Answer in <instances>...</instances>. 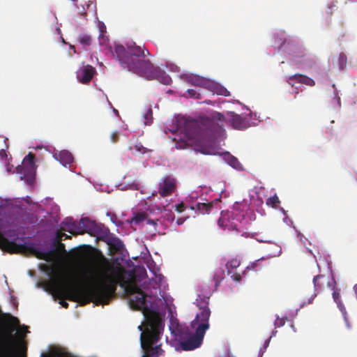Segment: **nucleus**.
<instances>
[{
	"mask_svg": "<svg viewBox=\"0 0 357 357\" xmlns=\"http://www.w3.org/2000/svg\"><path fill=\"white\" fill-rule=\"evenodd\" d=\"M67 226L68 227V231L73 234L88 233L95 236L99 234L100 231V227L97 223L88 218H82L79 222H69Z\"/></svg>",
	"mask_w": 357,
	"mask_h": 357,
	"instance_id": "6",
	"label": "nucleus"
},
{
	"mask_svg": "<svg viewBox=\"0 0 357 357\" xmlns=\"http://www.w3.org/2000/svg\"><path fill=\"white\" fill-rule=\"evenodd\" d=\"M184 221H185V220H184V219H183V218H178V219H177V220H176V223H177V225H182V224L184 222Z\"/></svg>",
	"mask_w": 357,
	"mask_h": 357,
	"instance_id": "36",
	"label": "nucleus"
},
{
	"mask_svg": "<svg viewBox=\"0 0 357 357\" xmlns=\"http://www.w3.org/2000/svg\"><path fill=\"white\" fill-rule=\"evenodd\" d=\"M55 158L63 166L70 165L73 162V156L68 151L63 150L54 155Z\"/></svg>",
	"mask_w": 357,
	"mask_h": 357,
	"instance_id": "14",
	"label": "nucleus"
},
{
	"mask_svg": "<svg viewBox=\"0 0 357 357\" xmlns=\"http://www.w3.org/2000/svg\"><path fill=\"white\" fill-rule=\"evenodd\" d=\"M347 56L344 53L341 52L338 57L339 66L340 68H344L347 64Z\"/></svg>",
	"mask_w": 357,
	"mask_h": 357,
	"instance_id": "26",
	"label": "nucleus"
},
{
	"mask_svg": "<svg viewBox=\"0 0 357 357\" xmlns=\"http://www.w3.org/2000/svg\"><path fill=\"white\" fill-rule=\"evenodd\" d=\"M190 208L194 210L195 208L194 206H191Z\"/></svg>",
	"mask_w": 357,
	"mask_h": 357,
	"instance_id": "49",
	"label": "nucleus"
},
{
	"mask_svg": "<svg viewBox=\"0 0 357 357\" xmlns=\"http://www.w3.org/2000/svg\"><path fill=\"white\" fill-rule=\"evenodd\" d=\"M190 82L193 85L205 88L214 93L228 96L229 92L226 89L210 79L199 76H194L191 77Z\"/></svg>",
	"mask_w": 357,
	"mask_h": 357,
	"instance_id": "7",
	"label": "nucleus"
},
{
	"mask_svg": "<svg viewBox=\"0 0 357 357\" xmlns=\"http://www.w3.org/2000/svg\"><path fill=\"white\" fill-rule=\"evenodd\" d=\"M114 113H118V111L116 109H114Z\"/></svg>",
	"mask_w": 357,
	"mask_h": 357,
	"instance_id": "48",
	"label": "nucleus"
},
{
	"mask_svg": "<svg viewBox=\"0 0 357 357\" xmlns=\"http://www.w3.org/2000/svg\"><path fill=\"white\" fill-rule=\"evenodd\" d=\"M58 238L60 239V240H66V239H68V238H70L71 237L64 233H61L59 234H58Z\"/></svg>",
	"mask_w": 357,
	"mask_h": 357,
	"instance_id": "34",
	"label": "nucleus"
},
{
	"mask_svg": "<svg viewBox=\"0 0 357 357\" xmlns=\"http://www.w3.org/2000/svg\"><path fill=\"white\" fill-rule=\"evenodd\" d=\"M114 54L123 68L147 79H156L164 84H171L172 79L168 75L146 59L150 53L144 47L134 42L126 43V47L117 45L114 47Z\"/></svg>",
	"mask_w": 357,
	"mask_h": 357,
	"instance_id": "3",
	"label": "nucleus"
},
{
	"mask_svg": "<svg viewBox=\"0 0 357 357\" xmlns=\"http://www.w3.org/2000/svg\"><path fill=\"white\" fill-rule=\"evenodd\" d=\"M317 296V294H314L310 298H309L308 300V303H312V301L314 298V297Z\"/></svg>",
	"mask_w": 357,
	"mask_h": 357,
	"instance_id": "39",
	"label": "nucleus"
},
{
	"mask_svg": "<svg viewBox=\"0 0 357 357\" xmlns=\"http://www.w3.org/2000/svg\"><path fill=\"white\" fill-rule=\"evenodd\" d=\"M333 299L335 301V303H337V304L338 305V306L339 307L342 306V304L340 303V294L336 291H334L333 294Z\"/></svg>",
	"mask_w": 357,
	"mask_h": 357,
	"instance_id": "32",
	"label": "nucleus"
},
{
	"mask_svg": "<svg viewBox=\"0 0 357 357\" xmlns=\"http://www.w3.org/2000/svg\"><path fill=\"white\" fill-rule=\"evenodd\" d=\"M29 248L25 244H17L13 241H8L6 238L0 235V249L10 254L23 253Z\"/></svg>",
	"mask_w": 357,
	"mask_h": 357,
	"instance_id": "10",
	"label": "nucleus"
},
{
	"mask_svg": "<svg viewBox=\"0 0 357 357\" xmlns=\"http://www.w3.org/2000/svg\"><path fill=\"white\" fill-rule=\"evenodd\" d=\"M286 317L280 318L279 317H277L274 325L275 327H281L285 324L286 322Z\"/></svg>",
	"mask_w": 357,
	"mask_h": 357,
	"instance_id": "28",
	"label": "nucleus"
},
{
	"mask_svg": "<svg viewBox=\"0 0 357 357\" xmlns=\"http://www.w3.org/2000/svg\"><path fill=\"white\" fill-rule=\"evenodd\" d=\"M105 29H106V28H105V26H101V27H100V31H101V32H103V31L105 30Z\"/></svg>",
	"mask_w": 357,
	"mask_h": 357,
	"instance_id": "44",
	"label": "nucleus"
},
{
	"mask_svg": "<svg viewBox=\"0 0 357 357\" xmlns=\"http://www.w3.org/2000/svg\"><path fill=\"white\" fill-rule=\"evenodd\" d=\"M228 162L231 167L234 168H237L238 165H239V162L237 158L230 154H228Z\"/></svg>",
	"mask_w": 357,
	"mask_h": 357,
	"instance_id": "27",
	"label": "nucleus"
},
{
	"mask_svg": "<svg viewBox=\"0 0 357 357\" xmlns=\"http://www.w3.org/2000/svg\"><path fill=\"white\" fill-rule=\"evenodd\" d=\"M147 224L155 225L156 222L153 220L149 219V220H147Z\"/></svg>",
	"mask_w": 357,
	"mask_h": 357,
	"instance_id": "38",
	"label": "nucleus"
},
{
	"mask_svg": "<svg viewBox=\"0 0 357 357\" xmlns=\"http://www.w3.org/2000/svg\"><path fill=\"white\" fill-rule=\"evenodd\" d=\"M209 297L206 296L202 298L199 296L197 298V305L199 308V312L197 314L195 319L192 321V325H197V330H202V333H205L206 331L209 328V318L211 316V310L208 307Z\"/></svg>",
	"mask_w": 357,
	"mask_h": 357,
	"instance_id": "5",
	"label": "nucleus"
},
{
	"mask_svg": "<svg viewBox=\"0 0 357 357\" xmlns=\"http://www.w3.org/2000/svg\"><path fill=\"white\" fill-rule=\"evenodd\" d=\"M225 275V271L222 268L216 270L213 275V280L215 282V286H218L221 281L223 280Z\"/></svg>",
	"mask_w": 357,
	"mask_h": 357,
	"instance_id": "22",
	"label": "nucleus"
},
{
	"mask_svg": "<svg viewBox=\"0 0 357 357\" xmlns=\"http://www.w3.org/2000/svg\"><path fill=\"white\" fill-rule=\"evenodd\" d=\"M270 339H268L264 342V348L266 349L269 344Z\"/></svg>",
	"mask_w": 357,
	"mask_h": 357,
	"instance_id": "40",
	"label": "nucleus"
},
{
	"mask_svg": "<svg viewBox=\"0 0 357 357\" xmlns=\"http://www.w3.org/2000/svg\"><path fill=\"white\" fill-rule=\"evenodd\" d=\"M71 50H73L74 52H75V47L74 46H70Z\"/></svg>",
	"mask_w": 357,
	"mask_h": 357,
	"instance_id": "46",
	"label": "nucleus"
},
{
	"mask_svg": "<svg viewBox=\"0 0 357 357\" xmlns=\"http://www.w3.org/2000/svg\"><path fill=\"white\" fill-rule=\"evenodd\" d=\"M218 202H210V203H198L196 204V208L201 211L202 213H210L215 204Z\"/></svg>",
	"mask_w": 357,
	"mask_h": 357,
	"instance_id": "18",
	"label": "nucleus"
},
{
	"mask_svg": "<svg viewBox=\"0 0 357 357\" xmlns=\"http://www.w3.org/2000/svg\"><path fill=\"white\" fill-rule=\"evenodd\" d=\"M133 296L130 298V305L132 308L142 310L145 316L143 324L138 326L142 332L140 334V343L144 354L142 357H158L164 353L161 349V335L164 331V321L159 314L154 312L148 311L145 293L135 284L130 285Z\"/></svg>",
	"mask_w": 357,
	"mask_h": 357,
	"instance_id": "2",
	"label": "nucleus"
},
{
	"mask_svg": "<svg viewBox=\"0 0 357 357\" xmlns=\"http://www.w3.org/2000/svg\"><path fill=\"white\" fill-rule=\"evenodd\" d=\"M231 278L234 281L239 282L241 280V276L239 273H234L231 275Z\"/></svg>",
	"mask_w": 357,
	"mask_h": 357,
	"instance_id": "33",
	"label": "nucleus"
},
{
	"mask_svg": "<svg viewBox=\"0 0 357 357\" xmlns=\"http://www.w3.org/2000/svg\"><path fill=\"white\" fill-rule=\"evenodd\" d=\"M130 151H135L139 153H144L146 152V148L143 146L141 143H137L133 146H130Z\"/></svg>",
	"mask_w": 357,
	"mask_h": 357,
	"instance_id": "25",
	"label": "nucleus"
},
{
	"mask_svg": "<svg viewBox=\"0 0 357 357\" xmlns=\"http://www.w3.org/2000/svg\"><path fill=\"white\" fill-rule=\"evenodd\" d=\"M107 244L109 245V248L114 250V252L121 251L124 248L123 242L116 237L109 238V241H107Z\"/></svg>",
	"mask_w": 357,
	"mask_h": 357,
	"instance_id": "16",
	"label": "nucleus"
},
{
	"mask_svg": "<svg viewBox=\"0 0 357 357\" xmlns=\"http://www.w3.org/2000/svg\"><path fill=\"white\" fill-rule=\"evenodd\" d=\"M34 159L35 155L32 153H29L23 160L24 163H27L29 167H23V172H21L22 176H21L22 180H26L29 185H31L35 179L33 173L34 170Z\"/></svg>",
	"mask_w": 357,
	"mask_h": 357,
	"instance_id": "11",
	"label": "nucleus"
},
{
	"mask_svg": "<svg viewBox=\"0 0 357 357\" xmlns=\"http://www.w3.org/2000/svg\"><path fill=\"white\" fill-rule=\"evenodd\" d=\"M300 56H301V57L304 56V53L303 52V51H301V52Z\"/></svg>",
	"mask_w": 357,
	"mask_h": 357,
	"instance_id": "47",
	"label": "nucleus"
},
{
	"mask_svg": "<svg viewBox=\"0 0 357 357\" xmlns=\"http://www.w3.org/2000/svg\"><path fill=\"white\" fill-rule=\"evenodd\" d=\"M258 261H257L256 262H254L252 265H251V268H255V266L257 265Z\"/></svg>",
	"mask_w": 357,
	"mask_h": 357,
	"instance_id": "43",
	"label": "nucleus"
},
{
	"mask_svg": "<svg viewBox=\"0 0 357 357\" xmlns=\"http://www.w3.org/2000/svg\"><path fill=\"white\" fill-rule=\"evenodd\" d=\"M293 80H296L298 83L305 84L310 86H314L315 85V82L314 79L301 74H295L289 76L287 78V82L291 86H294V84L291 83V81Z\"/></svg>",
	"mask_w": 357,
	"mask_h": 357,
	"instance_id": "13",
	"label": "nucleus"
},
{
	"mask_svg": "<svg viewBox=\"0 0 357 357\" xmlns=\"http://www.w3.org/2000/svg\"><path fill=\"white\" fill-rule=\"evenodd\" d=\"M145 125H151L153 122V111L151 107L148 108L143 115Z\"/></svg>",
	"mask_w": 357,
	"mask_h": 357,
	"instance_id": "23",
	"label": "nucleus"
},
{
	"mask_svg": "<svg viewBox=\"0 0 357 357\" xmlns=\"http://www.w3.org/2000/svg\"><path fill=\"white\" fill-rule=\"evenodd\" d=\"M80 15L85 18L86 16V12H82V13H80Z\"/></svg>",
	"mask_w": 357,
	"mask_h": 357,
	"instance_id": "41",
	"label": "nucleus"
},
{
	"mask_svg": "<svg viewBox=\"0 0 357 357\" xmlns=\"http://www.w3.org/2000/svg\"><path fill=\"white\" fill-rule=\"evenodd\" d=\"M201 152L204 154H208V155H213V154H215V152L213 149H203L202 151H201Z\"/></svg>",
	"mask_w": 357,
	"mask_h": 357,
	"instance_id": "35",
	"label": "nucleus"
},
{
	"mask_svg": "<svg viewBox=\"0 0 357 357\" xmlns=\"http://www.w3.org/2000/svg\"><path fill=\"white\" fill-rule=\"evenodd\" d=\"M125 268L117 259L111 261L98 252L96 268L90 270L95 283L88 287L63 284L58 280L52 282L53 296L60 299L59 304L67 309L69 304L64 299L78 303L81 306L93 303L96 305H108L115 294L116 287H123Z\"/></svg>",
	"mask_w": 357,
	"mask_h": 357,
	"instance_id": "1",
	"label": "nucleus"
},
{
	"mask_svg": "<svg viewBox=\"0 0 357 357\" xmlns=\"http://www.w3.org/2000/svg\"><path fill=\"white\" fill-rule=\"evenodd\" d=\"M78 40L84 47L91 45L92 38L91 36L86 33H82L79 36Z\"/></svg>",
	"mask_w": 357,
	"mask_h": 357,
	"instance_id": "20",
	"label": "nucleus"
},
{
	"mask_svg": "<svg viewBox=\"0 0 357 357\" xmlns=\"http://www.w3.org/2000/svg\"><path fill=\"white\" fill-rule=\"evenodd\" d=\"M59 249L61 250V251H63V252H66V250H65V245L63 243H59Z\"/></svg>",
	"mask_w": 357,
	"mask_h": 357,
	"instance_id": "37",
	"label": "nucleus"
},
{
	"mask_svg": "<svg viewBox=\"0 0 357 357\" xmlns=\"http://www.w3.org/2000/svg\"><path fill=\"white\" fill-rule=\"evenodd\" d=\"M280 203V199L276 195L269 197L266 200V204L268 206H271L273 208L277 207Z\"/></svg>",
	"mask_w": 357,
	"mask_h": 357,
	"instance_id": "24",
	"label": "nucleus"
},
{
	"mask_svg": "<svg viewBox=\"0 0 357 357\" xmlns=\"http://www.w3.org/2000/svg\"><path fill=\"white\" fill-rule=\"evenodd\" d=\"M225 125H231L233 128L238 130L246 128L245 119L234 112L227 113L226 116L220 112H214L210 117H202L199 120L185 121L188 135L203 138L209 142L223 136Z\"/></svg>",
	"mask_w": 357,
	"mask_h": 357,
	"instance_id": "4",
	"label": "nucleus"
},
{
	"mask_svg": "<svg viewBox=\"0 0 357 357\" xmlns=\"http://www.w3.org/2000/svg\"><path fill=\"white\" fill-rule=\"evenodd\" d=\"M202 330H195V334L189 336V337L181 342V347L184 351H190L198 348L202 343L204 337Z\"/></svg>",
	"mask_w": 357,
	"mask_h": 357,
	"instance_id": "9",
	"label": "nucleus"
},
{
	"mask_svg": "<svg viewBox=\"0 0 357 357\" xmlns=\"http://www.w3.org/2000/svg\"><path fill=\"white\" fill-rule=\"evenodd\" d=\"M96 73V69L90 65L81 68L77 73V78L82 84H88Z\"/></svg>",
	"mask_w": 357,
	"mask_h": 357,
	"instance_id": "12",
	"label": "nucleus"
},
{
	"mask_svg": "<svg viewBox=\"0 0 357 357\" xmlns=\"http://www.w3.org/2000/svg\"><path fill=\"white\" fill-rule=\"evenodd\" d=\"M326 282V277L324 275H318L314 277L313 283L314 287V291L317 293L321 291Z\"/></svg>",
	"mask_w": 357,
	"mask_h": 357,
	"instance_id": "17",
	"label": "nucleus"
},
{
	"mask_svg": "<svg viewBox=\"0 0 357 357\" xmlns=\"http://www.w3.org/2000/svg\"><path fill=\"white\" fill-rule=\"evenodd\" d=\"M218 225H219L220 226H222V219H221V218H220V219L218 220Z\"/></svg>",
	"mask_w": 357,
	"mask_h": 357,
	"instance_id": "42",
	"label": "nucleus"
},
{
	"mask_svg": "<svg viewBox=\"0 0 357 357\" xmlns=\"http://www.w3.org/2000/svg\"><path fill=\"white\" fill-rule=\"evenodd\" d=\"M177 181L172 175L163 176L158 183V192L162 197L171 196L176 191Z\"/></svg>",
	"mask_w": 357,
	"mask_h": 357,
	"instance_id": "8",
	"label": "nucleus"
},
{
	"mask_svg": "<svg viewBox=\"0 0 357 357\" xmlns=\"http://www.w3.org/2000/svg\"><path fill=\"white\" fill-rule=\"evenodd\" d=\"M187 93L192 98L197 99L201 98V94L195 89H188Z\"/></svg>",
	"mask_w": 357,
	"mask_h": 357,
	"instance_id": "29",
	"label": "nucleus"
},
{
	"mask_svg": "<svg viewBox=\"0 0 357 357\" xmlns=\"http://www.w3.org/2000/svg\"><path fill=\"white\" fill-rule=\"evenodd\" d=\"M119 132L117 131H114L113 132L112 134H111V136H110V139H111V141L113 142V143H116L118 142L119 140Z\"/></svg>",
	"mask_w": 357,
	"mask_h": 357,
	"instance_id": "30",
	"label": "nucleus"
},
{
	"mask_svg": "<svg viewBox=\"0 0 357 357\" xmlns=\"http://www.w3.org/2000/svg\"><path fill=\"white\" fill-rule=\"evenodd\" d=\"M71 50H73L74 52H75V47L74 46H70Z\"/></svg>",
	"mask_w": 357,
	"mask_h": 357,
	"instance_id": "45",
	"label": "nucleus"
},
{
	"mask_svg": "<svg viewBox=\"0 0 357 357\" xmlns=\"http://www.w3.org/2000/svg\"><path fill=\"white\" fill-rule=\"evenodd\" d=\"M27 247L30 248H29L27 250L24 251L23 253H25L27 252H33L36 254L37 258H38L40 259H44L46 261L50 259V258L51 257V256L52 255L53 252H54L52 250L51 251H38L32 246H27Z\"/></svg>",
	"mask_w": 357,
	"mask_h": 357,
	"instance_id": "15",
	"label": "nucleus"
},
{
	"mask_svg": "<svg viewBox=\"0 0 357 357\" xmlns=\"http://www.w3.org/2000/svg\"><path fill=\"white\" fill-rule=\"evenodd\" d=\"M147 218V215L145 213H138L134 215L133 218L131 220V222L135 225H139L141 222L146 220Z\"/></svg>",
	"mask_w": 357,
	"mask_h": 357,
	"instance_id": "21",
	"label": "nucleus"
},
{
	"mask_svg": "<svg viewBox=\"0 0 357 357\" xmlns=\"http://www.w3.org/2000/svg\"><path fill=\"white\" fill-rule=\"evenodd\" d=\"M241 264V261L237 258H233L229 260L226 264V268L227 273L229 275L231 273L232 269L237 268Z\"/></svg>",
	"mask_w": 357,
	"mask_h": 357,
	"instance_id": "19",
	"label": "nucleus"
},
{
	"mask_svg": "<svg viewBox=\"0 0 357 357\" xmlns=\"http://www.w3.org/2000/svg\"><path fill=\"white\" fill-rule=\"evenodd\" d=\"M174 208H175L176 211H177L178 213H181L185 209V204L183 202L176 204Z\"/></svg>",
	"mask_w": 357,
	"mask_h": 357,
	"instance_id": "31",
	"label": "nucleus"
}]
</instances>
